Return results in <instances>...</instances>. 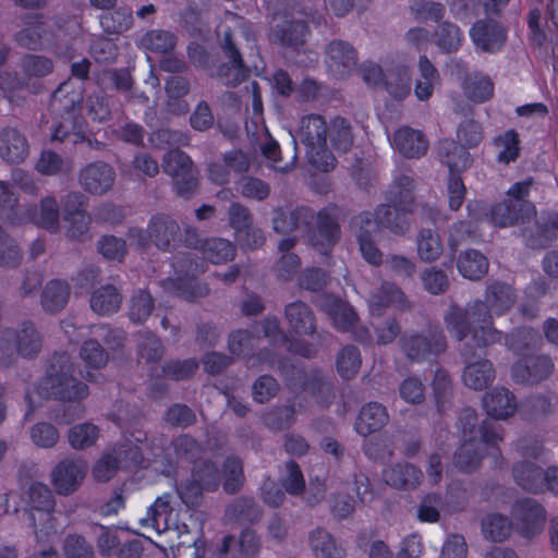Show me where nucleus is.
<instances>
[{
	"label": "nucleus",
	"mask_w": 558,
	"mask_h": 558,
	"mask_svg": "<svg viewBox=\"0 0 558 558\" xmlns=\"http://www.w3.org/2000/svg\"><path fill=\"white\" fill-rule=\"evenodd\" d=\"M162 170L172 178L178 196L189 199L198 189L197 170L187 154L179 148L170 149L162 159Z\"/></svg>",
	"instance_id": "nucleus-10"
},
{
	"label": "nucleus",
	"mask_w": 558,
	"mask_h": 558,
	"mask_svg": "<svg viewBox=\"0 0 558 558\" xmlns=\"http://www.w3.org/2000/svg\"><path fill=\"white\" fill-rule=\"evenodd\" d=\"M100 25L108 34H121L129 31L133 25L131 9L119 7L111 12L100 16Z\"/></svg>",
	"instance_id": "nucleus-56"
},
{
	"label": "nucleus",
	"mask_w": 558,
	"mask_h": 558,
	"mask_svg": "<svg viewBox=\"0 0 558 558\" xmlns=\"http://www.w3.org/2000/svg\"><path fill=\"white\" fill-rule=\"evenodd\" d=\"M203 258L213 264H222L233 259L235 247L225 239L211 238L203 241L201 245Z\"/></svg>",
	"instance_id": "nucleus-50"
},
{
	"label": "nucleus",
	"mask_w": 558,
	"mask_h": 558,
	"mask_svg": "<svg viewBox=\"0 0 558 558\" xmlns=\"http://www.w3.org/2000/svg\"><path fill=\"white\" fill-rule=\"evenodd\" d=\"M405 357L414 363L434 361L447 350V338L440 326H428L423 331H405L399 338Z\"/></svg>",
	"instance_id": "nucleus-7"
},
{
	"label": "nucleus",
	"mask_w": 558,
	"mask_h": 558,
	"mask_svg": "<svg viewBox=\"0 0 558 558\" xmlns=\"http://www.w3.org/2000/svg\"><path fill=\"white\" fill-rule=\"evenodd\" d=\"M192 477L206 492H215L220 484L221 475L218 466L210 460H202L194 464Z\"/></svg>",
	"instance_id": "nucleus-58"
},
{
	"label": "nucleus",
	"mask_w": 558,
	"mask_h": 558,
	"mask_svg": "<svg viewBox=\"0 0 558 558\" xmlns=\"http://www.w3.org/2000/svg\"><path fill=\"white\" fill-rule=\"evenodd\" d=\"M512 523L500 513L487 514L482 520V532L486 539L504 542L511 533Z\"/></svg>",
	"instance_id": "nucleus-54"
},
{
	"label": "nucleus",
	"mask_w": 558,
	"mask_h": 558,
	"mask_svg": "<svg viewBox=\"0 0 558 558\" xmlns=\"http://www.w3.org/2000/svg\"><path fill=\"white\" fill-rule=\"evenodd\" d=\"M305 236L312 247L324 256H328L341 238L338 217L330 208L315 213L313 223H310Z\"/></svg>",
	"instance_id": "nucleus-11"
},
{
	"label": "nucleus",
	"mask_w": 558,
	"mask_h": 558,
	"mask_svg": "<svg viewBox=\"0 0 558 558\" xmlns=\"http://www.w3.org/2000/svg\"><path fill=\"white\" fill-rule=\"evenodd\" d=\"M417 254L423 262L432 263L442 254V244L439 235L432 229H422L418 232Z\"/></svg>",
	"instance_id": "nucleus-55"
},
{
	"label": "nucleus",
	"mask_w": 558,
	"mask_h": 558,
	"mask_svg": "<svg viewBox=\"0 0 558 558\" xmlns=\"http://www.w3.org/2000/svg\"><path fill=\"white\" fill-rule=\"evenodd\" d=\"M70 286L66 281L53 279L45 286L40 301L43 308L50 314L60 312L65 307L70 299Z\"/></svg>",
	"instance_id": "nucleus-39"
},
{
	"label": "nucleus",
	"mask_w": 558,
	"mask_h": 558,
	"mask_svg": "<svg viewBox=\"0 0 558 558\" xmlns=\"http://www.w3.org/2000/svg\"><path fill=\"white\" fill-rule=\"evenodd\" d=\"M393 145L405 158H421L428 148L425 135L409 126L400 128L395 132Z\"/></svg>",
	"instance_id": "nucleus-27"
},
{
	"label": "nucleus",
	"mask_w": 558,
	"mask_h": 558,
	"mask_svg": "<svg viewBox=\"0 0 558 558\" xmlns=\"http://www.w3.org/2000/svg\"><path fill=\"white\" fill-rule=\"evenodd\" d=\"M310 547L315 558H343L344 550L335 537L324 527H316L308 536Z\"/></svg>",
	"instance_id": "nucleus-42"
},
{
	"label": "nucleus",
	"mask_w": 558,
	"mask_h": 558,
	"mask_svg": "<svg viewBox=\"0 0 558 558\" xmlns=\"http://www.w3.org/2000/svg\"><path fill=\"white\" fill-rule=\"evenodd\" d=\"M14 339L16 352L26 359L35 357L43 348V338L32 322H23L15 331L7 332Z\"/></svg>",
	"instance_id": "nucleus-26"
},
{
	"label": "nucleus",
	"mask_w": 558,
	"mask_h": 558,
	"mask_svg": "<svg viewBox=\"0 0 558 558\" xmlns=\"http://www.w3.org/2000/svg\"><path fill=\"white\" fill-rule=\"evenodd\" d=\"M121 303V289L114 284H105L96 289L89 300L90 308L101 316L117 312Z\"/></svg>",
	"instance_id": "nucleus-38"
},
{
	"label": "nucleus",
	"mask_w": 558,
	"mask_h": 558,
	"mask_svg": "<svg viewBox=\"0 0 558 558\" xmlns=\"http://www.w3.org/2000/svg\"><path fill=\"white\" fill-rule=\"evenodd\" d=\"M223 490L229 495L239 493L244 485L243 462L236 456H229L222 464Z\"/></svg>",
	"instance_id": "nucleus-49"
},
{
	"label": "nucleus",
	"mask_w": 558,
	"mask_h": 558,
	"mask_svg": "<svg viewBox=\"0 0 558 558\" xmlns=\"http://www.w3.org/2000/svg\"><path fill=\"white\" fill-rule=\"evenodd\" d=\"M283 316L288 330L298 336H314L322 342L328 341L331 335L328 331L317 332V319L312 307L300 300L288 303L284 306Z\"/></svg>",
	"instance_id": "nucleus-13"
},
{
	"label": "nucleus",
	"mask_w": 558,
	"mask_h": 558,
	"mask_svg": "<svg viewBox=\"0 0 558 558\" xmlns=\"http://www.w3.org/2000/svg\"><path fill=\"white\" fill-rule=\"evenodd\" d=\"M328 129L319 114H310L301 120L299 138L306 147L308 162L318 170L328 172L336 166V158L327 148Z\"/></svg>",
	"instance_id": "nucleus-5"
},
{
	"label": "nucleus",
	"mask_w": 558,
	"mask_h": 558,
	"mask_svg": "<svg viewBox=\"0 0 558 558\" xmlns=\"http://www.w3.org/2000/svg\"><path fill=\"white\" fill-rule=\"evenodd\" d=\"M507 28L494 19L478 20L470 29L475 47L488 53L501 50L507 41Z\"/></svg>",
	"instance_id": "nucleus-19"
},
{
	"label": "nucleus",
	"mask_w": 558,
	"mask_h": 558,
	"mask_svg": "<svg viewBox=\"0 0 558 558\" xmlns=\"http://www.w3.org/2000/svg\"><path fill=\"white\" fill-rule=\"evenodd\" d=\"M154 310V299L146 290L136 291L129 306V317L135 324L144 323Z\"/></svg>",
	"instance_id": "nucleus-63"
},
{
	"label": "nucleus",
	"mask_w": 558,
	"mask_h": 558,
	"mask_svg": "<svg viewBox=\"0 0 558 558\" xmlns=\"http://www.w3.org/2000/svg\"><path fill=\"white\" fill-rule=\"evenodd\" d=\"M521 235L525 245L532 250L546 248L556 240V234L553 228L549 227L545 216L535 221L534 228L522 229Z\"/></svg>",
	"instance_id": "nucleus-45"
},
{
	"label": "nucleus",
	"mask_w": 558,
	"mask_h": 558,
	"mask_svg": "<svg viewBox=\"0 0 558 558\" xmlns=\"http://www.w3.org/2000/svg\"><path fill=\"white\" fill-rule=\"evenodd\" d=\"M361 364V353L355 345H345L337 354V371L343 379L353 378L357 374Z\"/></svg>",
	"instance_id": "nucleus-57"
},
{
	"label": "nucleus",
	"mask_w": 558,
	"mask_h": 558,
	"mask_svg": "<svg viewBox=\"0 0 558 558\" xmlns=\"http://www.w3.org/2000/svg\"><path fill=\"white\" fill-rule=\"evenodd\" d=\"M317 305L329 316L338 330L348 331L357 322V314L353 307L341 298L324 293L318 298Z\"/></svg>",
	"instance_id": "nucleus-23"
},
{
	"label": "nucleus",
	"mask_w": 558,
	"mask_h": 558,
	"mask_svg": "<svg viewBox=\"0 0 558 558\" xmlns=\"http://www.w3.org/2000/svg\"><path fill=\"white\" fill-rule=\"evenodd\" d=\"M242 35L230 28L226 29L220 39V48L225 58L228 60L222 62L217 69V78L228 87H235L242 82L248 80L251 69L243 61L241 53Z\"/></svg>",
	"instance_id": "nucleus-9"
},
{
	"label": "nucleus",
	"mask_w": 558,
	"mask_h": 558,
	"mask_svg": "<svg viewBox=\"0 0 558 558\" xmlns=\"http://www.w3.org/2000/svg\"><path fill=\"white\" fill-rule=\"evenodd\" d=\"M385 482L397 489L410 490L416 488L422 478V471L408 462L396 463L384 471Z\"/></svg>",
	"instance_id": "nucleus-30"
},
{
	"label": "nucleus",
	"mask_w": 558,
	"mask_h": 558,
	"mask_svg": "<svg viewBox=\"0 0 558 558\" xmlns=\"http://www.w3.org/2000/svg\"><path fill=\"white\" fill-rule=\"evenodd\" d=\"M486 349H476L474 356H465L463 354V345L460 349L461 356L465 363L462 374L463 383L466 387L474 390H483L487 388L495 379V368L488 360L474 361L477 356L485 353Z\"/></svg>",
	"instance_id": "nucleus-21"
},
{
	"label": "nucleus",
	"mask_w": 558,
	"mask_h": 558,
	"mask_svg": "<svg viewBox=\"0 0 558 558\" xmlns=\"http://www.w3.org/2000/svg\"><path fill=\"white\" fill-rule=\"evenodd\" d=\"M314 218L315 210L308 206H296L290 209L278 207L272 210L271 223L277 233L300 232L305 235Z\"/></svg>",
	"instance_id": "nucleus-18"
},
{
	"label": "nucleus",
	"mask_w": 558,
	"mask_h": 558,
	"mask_svg": "<svg viewBox=\"0 0 558 558\" xmlns=\"http://www.w3.org/2000/svg\"><path fill=\"white\" fill-rule=\"evenodd\" d=\"M350 229L356 241L372 239L376 232L380 231L375 211H362L353 216L350 220Z\"/></svg>",
	"instance_id": "nucleus-64"
},
{
	"label": "nucleus",
	"mask_w": 558,
	"mask_h": 558,
	"mask_svg": "<svg viewBox=\"0 0 558 558\" xmlns=\"http://www.w3.org/2000/svg\"><path fill=\"white\" fill-rule=\"evenodd\" d=\"M523 408L535 418L547 417L558 409V395L553 390L534 393L525 399Z\"/></svg>",
	"instance_id": "nucleus-47"
},
{
	"label": "nucleus",
	"mask_w": 558,
	"mask_h": 558,
	"mask_svg": "<svg viewBox=\"0 0 558 558\" xmlns=\"http://www.w3.org/2000/svg\"><path fill=\"white\" fill-rule=\"evenodd\" d=\"M116 181V171L105 161L86 165L78 173V182L83 190L92 195H105Z\"/></svg>",
	"instance_id": "nucleus-20"
},
{
	"label": "nucleus",
	"mask_w": 558,
	"mask_h": 558,
	"mask_svg": "<svg viewBox=\"0 0 558 558\" xmlns=\"http://www.w3.org/2000/svg\"><path fill=\"white\" fill-rule=\"evenodd\" d=\"M177 36L170 31L151 29L141 38V46L155 53H169L177 45Z\"/></svg>",
	"instance_id": "nucleus-52"
},
{
	"label": "nucleus",
	"mask_w": 558,
	"mask_h": 558,
	"mask_svg": "<svg viewBox=\"0 0 558 558\" xmlns=\"http://www.w3.org/2000/svg\"><path fill=\"white\" fill-rule=\"evenodd\" d=\"M535 181L529 177L515 182L506 192V197L490 208V220L494 226L508 228L525 225L536 217V207L529 199Z\"/></svg>",
	"instance_id": "nucleus-4"
},
{
	"label": "nucleus",
	"mask_w": 558,
	"mask_h": 558,
	"mask_svg": "<svg viewBox=\"0 0 558 558\" xmlns=\"http://www.w3.org/2000/svg\"><path fill=\"white\" fill-rule=\"evenodd\" d=\"M83 95L71 80L62 82L53 92L50 100V109L57 116L72 114L81 106Z\"/></svg>",
	"instance_id": "nucleus-29"
},
{
	"label": "nucleus",
	"mask_w": 558,
	"mask_h": 558,
	"mask_svg": "<svg viewBox=\"0 0 558 558\" xmlns=\"http://www.w3.org/2000/svg\"><path fill=\"white\" fill-rule=\"evenodd\" d=\"M302 388L322 405H328L335 398L332 383L320 369L304 373Z\"/></svg>",
	"instance_id": "nucleus-37"
},
{
	"label": "nucleus",
	"mask_w": 558,
	"mask_h": 558,
	"mask_svg": "<svg viewBox=\"0 0 558 558\" xmlns=\"http://www.w3.org/2000/svg\"><path fill=\"white\" fill-rule=\"evenodd\" d=\"M86 196L81 192H71L63 199L65 220L73 225L72 235L83 234L89 223L85 211Z\"/></svg>",
	"instance_id": "nucleus-36"
},
{
	"label": "nucleus",
	"mask_w": 558,
	"mask_h": 558,
	"mask_svg": "<svg viewBox=\"0 0 558 558\" xmlns=\"http://www.w3.org/2000/svg\"><path fill=\"white\" fill-rule=\"evenodd\" d=\"M136 350L138 359L145 363L158 362L161 360L165 351L161 340L149 330H143L137 333Z\"/></svg>",
	"instance_id": "nucleus-51"
},
{
	"label": "nucleus",
	"mask_w": 558,
	"mask_h": 558,
	"mask_svg": "<svg viewBox=\"0 0 558 558\" xmlns=\"http://www.w3.org/2000/svg\"><path fill=\"white\" fill-rule=\"evenodd\" d=\"M515 290L507 282H487L484 300H474L464 307L451 304L444 314L447 331L457 341H463V354L474 356L476 349L499 343L502 332L494 326L493 315L500 316L515 303Z\"/></svg>",
	"instance_id": "nucleus-1"
},
{
	"label": "nucleus",
	"mask_w": 558,
	"mask_h": 558,
	"mask_svg": "<svg viewBox=\"0 0 558 558\" xmlns=\"http://www.w3.org/2000/svg\"><path fill=\"white\" fill-rule=\"evenodd\" d=\"M73 365L68 353H54L38 391L41 396L60 401L77 402L88 396V387L73 377Z\"/></svg>",
	"instance_id": "nucleus-2"
},
{
	"label": "nucleus",
	"mask_w": 558,
	"mask_h": 558,
	"mask_svg": "<svg viewBox=\"0 0 558 558\" xmlns=\"http://www.w3.org/2000/svg\"><path fill=\"white\" fill-rule=\"evenodd\" d=\"M77 32L78 26L74 23L52 27L53 43L49 44L48 48L52 49L57 56L72 59Z\"/></svg>",
	"instance_id": "nucleus-46"
},
{
	"label": "nucleus",
	"mask_w": 558,
	"mask_h": 558,
	"mask_svg": "<svg viewBox=\"0 0 558 558\" xmlns=\"http://www.w3.org/2000/svg\"><path fill=\"white\" fill-rule=\"evenodd\" d=\"M324 62L328 72L336 78H344L357 65V51L349 41L333 39L324 49Z\"/></svg>",
	"instance_id": "nucleus-16"
},
{
	"label": "nucleus",
	"mask_w": 558,
	"mask_h": 558,
	"mask_svg": "<svg viewBox=\"0 0 558 558\" xmlns=\"http://www.w3.org/2000/svg\"><path fill=\"white\" fill-rule=\"evenodd\" d=\"M198 269L197 264L190 263L186 269H180V272L185 275V279L178 278L172 284L175 286V294L185 300L193 302L197 299L205 298L209 294L210 289L206 283H201L194 280L192 277Z\"/></svg>",
	"instance_id": "nucleus-40"
},
{
	"label": "nucleus",
	"mask_w": 558,
	"mask_h": 558,
	"mask_svg": "<svg viewBox=\"0 0 558 558\" xmlns=\"http://www.w3.org/2000/svg\"><path fill=\"white\" fill-rule=\"evenodd\" d=\"M463 33L461 28L450 22H441L434 32V43L444 53H452L461 47Z\"/></svg>",
	"instance_id": "nucleus-44"
},
{
	"label": "nucleus",
	"mask_w": 558,
	"mask_h": 558,
	"mask_svg": "<svg viewBox=\"0 0 558 558\" xmlns=\"http://www.w3.org/2000/svg\"><path fill=\"white\" fill-rule=\"evenodd\" d=\"M514 530L525 538L539 534L546 520L545 508L535 499L518 500L512 509Z\"/></svg>",
	"instance_id": "nucleus-14"
},
{
	"label": "nucleus",
	"mask_w": 558,
	"mask_h": 558,
	"mask_svg": "<svg viewBox=\"0 0 558 558\" xmlns=\"http://www.w3.org/2000/svg\"><path fill=\"white\" fill-rule=\"evenodd\" d=\"M87 463L77 458L60 461L51 472V483L59 495L73 494L83 483L87 474Z\"/></svg>",
	"instance_id": "nucleus-17"
},
{
	"label": "nucleus",
	"mask_w": 558,
	"mask_h": 558,
	"mask_svg": "<svg viewBox=\"0 0 558 558\" xmlns=\"http://www.w3.org/2000/svg\"><path fill=\"white\" fill-rule=\"evenodd\" d=\"M409 213L412 211L403 210L400 206L391 203L381 204L375 209L380 231H388L396 235H402L409 230L410 222L407 217Z\"/></svg>",
	"instance_id": "nucleus-28"
},
{
	"label": "nucleus",
	"mask_w": 558,
	"mask_h": 558,
	"mask_svg": "<svg viewBox=\"0 0 558 558\" xmlns=\"http://www.w3.org/2000/svg\"><path fill=\"white\" fill-rule=\"evenodd\" d=\"M28 509V521L34 527V532L38 537L37 520L35 511L40 514V521L50 523L52 520L51 513L54 509L56 502L51 489L48 485L34 482L29 485L26 492Z\"/></svg>",
	"instance_id": "nucleus-22"
},
{
	"label": "nucleus",
	"mask_w": 558,
	"mask_h": 558,
	"mask_svg": "<svg viewBox=\"0 0 558 558\" xmlns=\"http://www.w3.org/2000/svg\"><path fill=\"white\" fill-rule=\"evenodd\" d=\"M28 154L29 145L22 132L12 126H4L0 130V157L5 162H23Z\"/></svg>",
	"instance_id": "nucleus-24"
},
{
	"label": "nucleus",
	"mask_w": 558,
	"mask_h": 558,
	"mask_svg": "<svg viewBox=\"0 0 558 558\" xmlns=\"http://www.w3.org/2000/svg\"><path fill=\"white\" fill-rule=\"evenodd\" d=\"M33 221L50 231L56 232L59 229V207L57 201L53 197H45L40 202V209L34 210Z\"/></svg>",
	"instance_id": "nucleus-59"
},
{
	"label": "nucleus",
	"mask_w": 558,
	"mask_h": 558,
	"mask_svg": "<svg viewBox=\"0 0 558 558\" xmlns=\"http://www.w3.org/2000/svg\"><path fill=\"white\" fill-rule=\"evenodd\" d=\"M98 434V427L92 423L76 424L69 429L68 440L73 449L82 450L93 446Z\"/></svg>",
	"instance_id": "nucleus-62"
},
{
	"label": "nucleus",
	"mask_w": 558,
	"mask_h": 558,
	"mask_svg": "<svg viewBox=\"0 0 558 558\" xmlns=\"http://www.w3.org/2000/svg\"><path fill=\"white\" fill-rule=\"evenodd\" d=\"M14 41L27 50H45L53 43L52 27L44 21L41 14H26L22 29L14 34Z\"/></svg>",
	"instance_id": "nucleus-15"
},
{
	"label": "nucleus",
	"mask_w": 558,
	"mask_h": 558,
	"mask_svg": "<svg viewBox=\"0 0 558 558\" xmlns=\"http://www.w3.org/2000/svg\"><path fill=\"white\" fill-rule=\"evenodd\" d=\"M389 421L387 409L378 402H368L360 410L355 430L366 437L380 430Z\"/></svg>",
	"instance_id": "nucleus-33"
},
{
	"label": "nucleus",
	"mask_w": 558,
	"mask_h": 558,
	"mask_svg": "<svg viewBox=\"0 0 558 558\" xmlns=\"http://www.w3.org/2000/svg\"><path fill=\"white\" fill-rule=\"evenodd\" d=\"M440 161L449 168L450 174L466 170L472 165L468 147L453 140H442L438 144Z\"/></svg>",
	"instance_id": "nucleus-25"
},
{
	"label": "nucleus",
	"mask_w": 558,
	"mask_h": 558,
	"mask_svg": "<svg viewBox=\"0 0 558 558\" xmlns=\"http://www.w3.org/2000/svg\"><path fill=\"white\" fill-rule=\"evenodd\" d=\"M128 238L142 248L153 244L162 252H171L181 240V228L171 216L155 214L148 220L146 229L130 228Z\"/></svg>",
	"instance_id": "nucleus-6"
},
{
	"label": "nucleus",
	"mask_w": 558,
	"mask_h": 558,
	"mask_svg": "<svg viewBox=\"0 0 558 558\" xmlns=\"http://www.w3.org/2000/svg\"><path fill=\"white\" fill-rule=\"evenodd\" d=\"M544 470L534 462L524 460L512 468L514 482L525 492L532 494L544 493Z\"/></svg>",
	"instance_id": "nucleus-35"
},
{
	"label": "nucleus",
	"mask_w": 558,
	"mask_h": 558,
	"mask_svg": "<svg viewBox=\"0 0 558 558\" xmlns=\"http://www.w3.org/2000/svg\"><path fill=\"white\" fill-rule=\"evenodd\" d=\"M554 371L555 363L549 355H531L512 365L511 377L518 385L534 387L547 380Z\"/></svg>",
	"instance_id": "nucleus-12"
},
{
	"label": "nucleus",
	"mask_w": 558,
	"mask_h": 558,
	"mask_svg": "<svg viewBox=\"0 0 558 558\" xmlns=\"http://www.w3.org/2000/svg\"><path fill=\"white\" fill-rule=\"evenodd\" d=\"M488 265V259L476 250L461 253L457 262L459 272L471 280L481 279L487 272Z\"/></svg>",
	"instance_id": "nucleus-43"
},
{
	"label": "nucleus",
	"mask_w": 558,
	"mask_h": 558,
	"mask_svg": "<svg viewBox=\"0 0 558 558\" xmlns=\"http://www.w3.org/2000/svg\"><path fill=\"white\" fill-rule=\"evenodd\" d=\"M369 303L372 311H377L379 313L383 307L390 304H395L400 308L407 307V298L403 291L396 283L385 281L372 294Z\"/></svg>",
	"instance_id": "nucleus-48"
},
{
	"label": "nucleus",
	"mask_w": 558,
	"mask_h": 558,
	"mask_svg": "<svg viewBox=\"0 0 558 558\" xmlns=\"http://www.w3.org/2000/svg\"><path fill=\"white\" fill-rule=\"evenodd\" d=\"M22 260L23 252L17 242L0 228V268H16Z\"/></svg>",
	"instance_id": "nucleus-61"
},
{
	"label": "nucleus",
	"mask_w": 558,
	"mask_h": 558,
	"mask_svg": "<svg viewBox=\"0 0 558 558\" xmlns=\"http://www.w3.org/2000/svg\"><path fill=\"white\" fill-rule=\"evenodd\" d=\"M328 135L336 150L345 153L352 147L353 134L351 124L347 119L340 117L333 119L328 129Z\"/></svg>",
	"instance_id": "nucleus-60"
},
{
	"label": "nucleus",
	"mask_w": 558,
	"mask_h": 558,
	"mask_svg": "<svg viewBox=\"0 0 558 558\" xmlns=\"http://www.w3.org/2000/svg\"><path fill=\"white\" fill-rule=\"evenodd\" d=\"M383 84L392 98L397 100L404 99L412 89L410 69L407 65H397L387 70Z\"/></svg>",
	"instance_id": "nucleus-41"
},
{
	"label": "nucleus",
	"mask_w": 558,
	"mask_h": 558,
	"mask_svg": "<svg viewBox=\"0 0 558 558\" xmlns=\"http://www.w3.org/2000/svg\"><path fill=\"white\" fill-rule=\"evenodd\" d=\"M416 182L413 177L400 173L395 177L388 192L389 203L400 206L403 210H414Z\"/></svg>",
	"instance_id": "nucleus-34"
},
{
	"label": "nucleus",
	"mask_w": 558,
	"mask_h": 558,
	"mask_svg": "<svg viewBox=\"0 0 558 558\" xmlns=\"http://www.w3.org/2000/svg\"><path fill=\"white\" fill-rule=\"evenodd\" d=\"M483 405L487 414L497 420H505L517 410L514 395L502 387L486 392L483 398Z\"/></svg>",
	"instance_id": "nucleus-32"
},
{
	"label": "nucleus",
	"mask_w": 558,
	"mask_h": 558,
	"mask_svg": "<svg viewBox=\"0 0 558 558\" xmlns=\"http://www.w3.org/2000/svg\"><path fill=\"white\" fill-rule=\"evenodd\" d=\"M494 145L498 149L496 160L504 165L514 162L520 154L519 134L514 130H508L494 138Z\"/></svg>",
	"instance_id": "nucleus-53"
},
{
	"label": "nucleus",
	"mask_w": 558,
	"mask_h": 558,
	"mask_svg": "<svg viewBox=\"0 0 558 558\" xmlns=\"http://www.w3.org/2000/svg\"><path fill=\"white\" fill-rule=\"evenodd\" d=\"M481 438H466L464 442L454 452L453 463L461 472L472 473L481 464L487 447H490L489 454L496 460L502 459L500 450L497 448L498 441H502V436L496 432L494 425H484L481 430Z\"/></svg>",
	"instance_id": "nucleus-8"
},
{
	"label": "nucleus",
	"mask_w": 558,
	"mask_h": 558,
	"mask_svg": "<svg viewBox=\"0 0 558 558\" xmlns=\"http://www.w3.org/2000/svg\"><path fill=\"white\" fill-rule=\"evenodd\" d=\"M310 15L311 13L295 0H283L272 14L269 41L291 49L303 46L310 34L304 17Z\"/></svg>",
	"instance_id": "nucleus-3"
},
{
	"label": "nucleus",
	"mask_w": 558,
	"mask_h": 558,
	"mask_svg": "<svg viewBox=\"0 0 558 558\" xmlns=\"http://www.w3.org/2000/svg\"><path fill=\"white\" fill-rule=\"evenodd\" d=\"M225 517L230 522L254 524L262 519L263 509L253 497L240 496L227 506Z\"/></svg>",
	"instance_id": "nucleus-31"
}]
</instances>
